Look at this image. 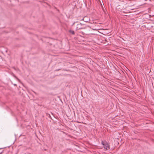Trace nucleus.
<instances>
[{
  "label": "nucleus",
  "mask_w": 154,
  "mask_h": 154,
  "mask_svg": "<svg viewBox=\"0 0 154 154\" xmlns=\"http://www.w3.org/2000/svg\"><path fill=\"white\" fill-rule=\"evenodd\" d=\"M59 70H60V69H58L56 70V71H59Z\"/></svg>",
  "instance_id": "4"
},
{
  "label": "nucleus",
  "mask_w": 154,
  "mask_h": 154,
  "mask_svg": "<svg viewBox=\"0 0 154 154\" xmlns=\"http://www.w3.org/2000/svg\"><path fill=\"white\" fill-rule=\"evenodd\" d=\"M69 32L71 33L72 35H74L75 34L73 30H70L69 31Z\"/></svg>",
  "instance_id": "3"
},
{
  "label": "nucleus",
  "mask_w": 154,
  "mask_h": 154,
  "mask_svg": "<svg viewBox=\"0 0 154 154\" xmlns=\"http://www.w3.org/2000/svg\"><path fill=\"white\" fill-rule=\"evenodd\" d=\"M102 144L103 145L104 148L106 150H109L110 149V146L109 144L106 142L102 141Z\"/></svg>",
  "instance_id": "1"
},
{
  "label": "nucleus",
  "mask_w": 154,
  "mask_h": 154,
  "mask_svg": "<svg viewBox=\"0 0 154 154\" xmlns=\"http://www.w3.org/2000/svg\"><path fill=\"white\" fill-rule=\"evenodd\" d=\"M82 24L81 23H79L77 25L76 27V29H82L83 28L82 27Z\"/></svg>",
  "instance_id": "2"
},
{
  "label": "nucleus",
  "mask_w": 154,
  "mask_h": 154,
  "mask_svg": "<svg viewBox=\"0 0 154 154\" xmlns=\"http://www.w3.org/2000/svg\"><path fill=\"white\" fill-rule=\"evenodd\" d=\"M14 77L15 78H16V76H14Z\"/></svg>",
  "instance_id": "6"
},
{
  "label": "nucleus",
  "mask_w": 154,
  "mask_h": 154,
  "mask_svg": "<svg viewBox=\"0 0 154 154\" xmlns=\"http://www.w3.org/2000/svg\"><path fill=\"white\" fill-rule=\"evenodd\" d=\"M48 115H49V117H51L50 115L49 114H48Z\"/></svg>",
  "instance_id": "5"
}]
</instances>
